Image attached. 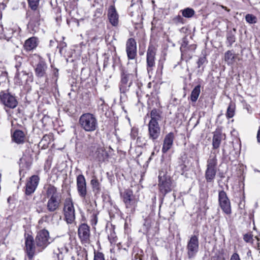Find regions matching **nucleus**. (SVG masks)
Here are the masks:
<instances>
[{
	"label": "nucleus",
	"mask_w": 260,
	"mask_h": 260,
	"mask_svg": "<svg viewBox=\"0 0 260 260\" xmlns=\"http://www.w3.org/2000/svg\"><path fill=\"white\" fill-rule=\"evenodd\" d=\"M137 63L136 61L134 63L128 62L125 68H122L121 70V81L119 84V89L122 93H125L129 90L132 84L133 81L137 78Z\"/></svg>",
	"instance_id": "f257e3e1"
},
{
	"label": "nucleus",
	"mask_w": 260,
	"mask_h": 260,
	"mask_svg": "<svg viewBox=\"0 0 260 260\" xmlns=\"http://www.w3.org/2000/svg\"><path fill=\"white\" fill-rule=\"evenodd\" d=\"M46 190V197L48 199L47 203V209L50 212L57 211L61 204V198L57 192V188L51 184L47 185Z\"/></svg>",
	"instance_id": "f03ea898"
},
{
	"label": "nucleus",
	"mask_w": 260,
	"mask_h": 260,
	"mask_svg": "<svg viewBox=\"0 0 260 260\" xmlns=\"http://www.w3.org/2000/svg\"><path fill=\"white\" fill-rule=\"evenodd\" d=\"M79 124L81 128L86 132H93L98 128L97 118L90 113L81 115L79 119Z\"/></svg>",
	"instance_id": "7ed1b4c3"
},
{
	"label": "nucleus",
	"mask_w": 260,
	"mask_h": 260,
	"mask_svg": "<svg viewBox=\"0 0 260 260\" xmlns=\"http://www.w3.org/2000/svg\"><path fill=\"white\" fill-rule=\"evenodd\" d=\"M217 159L216 154L212 153L207 161L205 177L207 182H213L217 172Z\"/></svg>",
	"instance_id": "20e7f679"
},
{
	"label": "nucleus",
	"mask_w": 260,
	"mask_h": 260,
	"mask_svg": "<svg viewBox=\"0 0 260 260\" xmlns=\"http://www.w3.org/2000/svg\"><path fill=\"white\" fill-rule=\"evenodd\" d=\"M158 179V186L162 193L165 195L172 190L173 187V183L170 176L166 172H159Z\"/></svg>",
	"instance_id": "39448f33"
},
{
	"label": "nucleus",
	"mask_w": 260,
	"mask_h": 260,
	"mask_svg": "<svg viewBox=\"0 0 260 260\" xmlns=\"http://www.w3.org/2000/svg\"><path fill=\"white\" fill-rule=\"evenodd\" d=\"M123 202L128 212H133L136 206L137 201L131 190H125L122 194Z\"/></svg>",
	"instance_id": "423d86ee"
},
{
	"label": "nucleus",
	"mask_w": 260,
	"mask_h": 260,
	"mask_svg": "<svg viewBox=\"0 0 260 260\" xmlns=\"http://www.w3.org/2000/svg\"><path fill=\"white\" fill-rule=\"evenodd\" d=\"M89 155L99 161H104L108 157L104 147L99 144H94L91 147Z\"/></svg>",
	"instance_id": "0eeeda50"
},
{
	"label": "nucleus",
	"mask_w": 260,
	"mask_h": 260,
	"mask_svg": "<svg viewBox=\"0 0 260 260\" xmlns=\"http://www.w3.org/2000/svg\"><path fill=\"white\" fill-rule=\"evenodd\" d=\"M218 203L222 211L227 215L232 213L231 202L226 192L223 190L218 192Z\"/></svg>",
	"instance_id": "6e6552de"
},
{
	"label": "nucleus",
	"mask_w": 260,
	"mask_h": 260,
	"mask_svg": "<svg viewBox=\"0 0 260 260\" xmlns=\"http://www.w3.org/2000/svg\"><path fill=\"white\" fill-rule=\"evenodd\" d=\"M64 217L68 223H72L75 219V209L71 199L66 200L63 208Z\"/></svg>",
	"instance_id": "1a4fd4ad"
},
{
	"label": "nucleus",
	"mask_w": 260,
	"mask_h": 260,
	"mask_svg": "<svg viewBox=\"0 0 260 260\" xmlns=\"http://www.w3.org/2000/svg\"><path fill=\"white\" fill-rule=\"evenodd\" d=\"M199 242L198 237L192 235L188 241L186 249L189 258L194 257L199 250Z\"/></svg>",
	"instance_id": "9d476101"
},
{
	"label": "nucleus",
	"mask_w": 260,
	"mask_h": 260,
	"mask_svg": "<svg viewBox=\"0 0 260 260\" xmlns=\"http://www.w3.org/2000/svg\"><path fill=\"white\" fill-rule=\"evenodd\" d=\"M50 239L49 233L47 230H41L36 237V244L38 247L43 249L50 243Z\"/></svg>",
	"instance_id": "9b49d317"
},
{
	"label": "nucleus",
	"mask_w": 260,
	"mask_h": 260,
	"mask_svg": "<svg viewBox=\"0 0 260 260\" xmlns=\"http://www.w3.org/2000/svg\"><path fill=\"white\" fill-rule=\"evenodd\" d=\"M0 99L2 103L7 108L14 109L18 105V102L16 98L10 93L1 92Z\"/></svg>",
	"instance_id": "f8f14e48"
},
{
	"label": "nucleus",
	"mask_w": 260,
	"mask_h": 260,
	"mask_svg": "<svg viewBox=\"0 0 260 260\" xmlns=\"http://www.w3.org/2000/svg\"><path fill=\"white\" fill-rule=\"evenodd\" d=\"M155 48L152 45H150L147 51V70L148 73L151 72L155 66Z\"/></svg>",
	"instance_id": "ddd939ff"
},
{
	"label": "nucleus",
	"mask_w": 260,
	"mask_h": 260,
	"mask_svg": "<svg viewBox=\"0 0 260 260\" xmlns=\"http://www.w3.org/2000/svg\"><path fill=\"white\" fill-rule=\"evenodd\" d=\"M78 235L82 243H88L90 236L89 226L85 223L80 224L78 227Z\"/></svg>",
	"instance_id": "4468645a"
},
{
	"label": "nucleus",
	"mask_w": 260,
	"mask_h": 260,
	"mask_svg": "<svg viewBox=\"0 0 260 260\" xmlns=\"http://www.w3.org/2000/svg\"><path fill=\"white\" fill-rule=\"evenodd\" d=\"M77 189L79 196L85 199L87 193V186L85 178L82 174L77 177Z\"/></svg>",
	"instance_id": "2eb2a0df"
},
{
	"label": "nucleus",
	"mask_w": 260,
	"mask_h": 260,
	"mask_svg": "<svg viewBox=\"0 0 260 260\" xmlns=\"http://www.w3.org/2000/svg\"><path fill=\"white\" fill-rule=\"evenodd\" d=\"M126 52L128 59H134L137 56L136 42L133 38L127 40L126 43Z\"/></svg>",
	"instance_id": "dca6fc26"
},
{
	"label": "nucleus",
	"mask_w": 260,
	"mask_h": 260,
	"mask_svg": "<svg viewBox=\"0 0 260 260\" xmlns=\"http://www.w3.org/2000/svg\"><path fill=\"white\" fill-rule=\"evenodd\" d=\"M40 178L37 175H33L30 177L29 181L26 184L25 194L30 195L34 193L36 189Z\"/></svg>",
	"instance_id": "f3484780"
},
{
	"label": "nucleus",
	"mask_w": 260,
	"mask_h": 260,
	"mask_svg": "<svg viewBox=\"0 0 260 260\" xmlns=\"http://www.w3.org/2000/svg\"><path fill=\"white\" fill-rule=\"evenodd\" d=\"M48 67L46 63L43 60H40L36 65L35 69V75L38 78H45L46 82L48 80L46 71Z\"/></svg>",
	"instance_id": "a211bd4d"
},
{
	"label": "nucleus",
	"mask_w": 260,
	"mask_h": 260,
	"mask_svg": "<svg viewBox=\"0 0 260 260\" xmlns=\"http://www.w3.org/2000/svg\"><path fill=\"white\" fill-rule=\"evenodd\" d=\"M25 251L29 259H31L35 252L36 247L34 244V238L28 235L25 237Z\"/></svg>",
	"instance_id": "6ab92c4d"
},
{
	"label": "nucleus",
	"mask_w": 260,
	"mask_h": 260,
	"mask_svg": "<svg viewBox=\"0 0 260 260\" xmlns=\"http://www.w3.org/2000/svg\"><path fill=\"white\" fill-rule=\"evenodd\" d=\"M160 135V127L158 124L148 123L149 138L155 142Z\"/></svg>",
	"instance_id": "aec40b11"
},
{
	"label": "nucleus",
	"mask_w": 260,
	"mask_h": 260,
	"mask_svg": "<svg viewBox=\"0 0 260 260\" xmlns=\"http://www.w3.org/2000/svg\"><path fill=\"white\" fill-rule=\"evenodd\" d=\"M174 139V136L173 133H170L165 136L164 140L163 146L162 147V152L166 153L173 146Z\"/></svg>",
	"instance_id": "412c9836"
},
{
	"label": "nucleus",
	"mask_w": 260,
	"mask_h": 260,
	"mask_svg": "<svg viewBox=\"0 0 260 260\" xmlns=\"http://www.w3.org/2000/svg\"><path fill=\"white\" fill-rule=\"evenodd\" d=\"M108 17L109 22L113 26H116L118 25L119 16L114 6L110 7L108 10Z\"/></svg>",
	"instance_id": "4be33fe9"
},
{
	"label": "nucleus",
	"mask_w": 260,
	"mask_h": 260,
	"mask_svg": "<svg viewBox=\"0 0 260 260\" xmlns=\"http://www.w3.org/2000/svg\"><path fill=\"white\" fill-rule=\"evenodd\" d=\"M69 249L64 244L59 245L56 250L54 251V256L56 257L58 260H63L65 254L68 252Z\"/></svg>",
	"instance_id": "5701e85b"
},
{
	"label": "nucleus",
	"mask_w": 260,
	"mask_h": 260,
	"mask_svg": "<svg viewBox=\"0 0 260 260\" xmlns=\"http://www.w3.org/2000/svg\"><path fill=\"white\" fill-rule=\"evenodd\" d=\"M38 42V39L36 37H31L25 41L24 48L26 51H31L37 47Z\"/></svg>",
	"instance_id": "b1692460"
},
{
	"label": "nucleus",
	"mask_w": 260,
	"mask_h": 260,
	"mask_svg": "<svg viewBox=\"0 0 260 260\" xmlns=\"http://www.w3.org/2000/svg\"><path fill=\"white\" fill-rule=\"evenodd\" d=\"M25 134L21 130H16L12 135V140L17 144H22L24 142Z\"/></svg>",
	"instance_id": "393cba45"
},
{
	"label": "nucleus",
	"mask_w": 260,
	"mask_h": 260,
	"mask_svg": "<svg viewBox=\"0 0 260 260\" xmlns=\"http://www.w3.org/2000/svg\"><path fill=\"white\" fill-rule=\"evenodd\" d=\"M150 116L151 119L149 123L158 124V121L161 120L160 114L156 109H153L151 110Z\"/></svg>",
	"instance_id": "a878e982"
},
{
	"label": "nucleus",
	"mask_w": 260,
	"mask_h": 260,
	"mask_svg": "<svg viewBox=\"0 0 260 260\" xmlns=\"http://www.w3.org/2000/svg\"><path fill=\"white\" fill-rule=\"evenodd\" d=\"M221 135L219 132H215L212 139V145L214 149H218L221 142Z\"/></svg>",
	"instance_id": "bb28decb"
},
{
	"label": "nucleus",
	"mask_w": 260,
	"mask_h": 260,
	"mask_svg": "<svg viewBox=\"0 0 260 260\" xmlns=\"http://www.w3.org/2000/svg\"><path fill=\"white\" fill-rule=\"evenodd\" d=\"M236 30L233 28L232 30L228 31L226 34V43L228 46H231L236 41Z\"/></svg>",
	"instance_id": "cd10ccee"
},
{
	"label": "nucleus",
	"mask_w": 260,
	"mask_h": 260,
	"mask_svg": "<svg viewBox=\"0 0 260 260\" xmlns=\"http://www.w3.org/2000/svg\"><path fill=\"white\" fill-rule=\"evenodd\" d=\"M201 92V85H198L192 90L190 94V100L193 102H196Z\"/></svg>",
	"instance_id": "c85d7f7f"
},
{
	"label": "nucleus",
	"mask_w": 260,
	"mask_h": 260,
	"mask_svg": "<svg viewBox=\"0 0 260 260\" xmlns=\"http://www.w3.org/2000/svg\"><path fill=\"white\" fill-rule=\"evenodd\" d=\"M235 58V55L231 51H228L224 54V60L226 63L229 64H232Z\"/></svg>",
	"instance_id": "c756f323"
},
{
	"label": "nucleus",
	"mask_w": 260,
	"mask_h": 260,
	"mask_svg": "<svg viewBox=\"0 0 260 260\" xmlns=\"http://www.w3.org/2000/svg\"><path fill=\"white\" fill-rule=\"evenodd\" d=\"M28 74L26 72H24L23 71L20 72L18 69L15 78L19 80V82L20 83H22L23 80L27 81L26 76Z\"/></svg>",
	"instance_id": "7c9ffc66"
},
{
	"label": "nucleus",
	"mask_w": 260,
	"mask_h": 260,
	"mask_svg": "<svg viewBox=\"0 0 260 260\" xmlns=\"http://www.w3.org/2000/svg\"><path fill=\"white\" fill-rule=\"evenodd\" d=\"M93 191L96 193H99L101 190L100 183L96 178H93L90 181Z\"/></svg>",
	"instance_id": "2f4dec72"
},
{
	"label": "nucleus",
	"mask_w": 260,
	"mask_h": 260,
	"mask_svg": "<svg viewBox=\"0 0 260 260\" xmlns=\"http://www.w3.org/2000/svg\"><path fill=\"white\" fill-rule=\"evenodd\" d=\"M206 62H207L206 57L203 56L199 58L197 61L198 68H199L198 71V75H201L202 74L203 72L204 71V67H203L202 69H201V68Z\"/></svg>",
	"instance_id": "473e14b6"
},
{
	"label": "nucleus",
	"mask_w": 260,
	"mask_h": 260,
	"mask_svg": "<svg viewBox=\"0 0 260 260\" xmlns=\"http://www.w3.org/2000/svg\"><path fill=\"white\" fill-rule=\"evenodd\" d=\"M182 15L185 18H191L195 14V12L193 9L189 8H185L181 10Z\"/></svg>",
	"instance_id": "72a5a7b5"
},
{
	"label": "nucleus",
	"mask_w": 260,
	"mask_h": 260,
	"mask_svg": "<svg viewBox=\"0 0 260 260\" xmlns=\"http://www.w3.org/2000/svg\"><path fill=\"white\" fill-rule=\"evenodd\" d=\"M0 27H2L3 30V36H2V38H3L7 40H9L10 38H12L13 34V30L7 28H5V29L2 27L1 25H0Z\"/></svg>",
	"instance_id": "f704fd0d"
},
{
	"label": "nucleus",
	"mask_w": 260,
	"mask_h": 260,
	"mask_svg": "<svg viewBox=\"0 0 260 260\" xmlns=\"http://www.w3.org/2000/svg\"><path fill=\"white\" fill-rule=\"evenodd\" d=\"M235 106L234 104L231 103L228 108L226 116L228 118H231L235 115Z\"/></svg>",
	"instance_id": "c9c22d12"
},
{
	"label": "nucleus",
	"mask_w": 260,
	"mask_h": 260,
	"mask_svg": "<svg viewBox=\"0 0 260 260\" xmlns=\"http://www.w3.org/2000/svg\"><path fill=\"white\" fill-rule=\"evenodd\" d=\"M52 137L51 135H45L42 139L40 143L43 144V147H47L51 143Z\"/></svg>",
	"instance_id": "e433bc0d"
},
{
	"label": "nucleus",
	"mask_w": 260,
	"mask_h": 260,
	"mask_svg": "<svg viewBox=\"0 0 260 260\" xmlns=\"http://www.w3.org/2000/svg\"><path fill=\"white\" fill-rule=\"evenodd\" d=\"M27 1L29 6L32 10H37L39 4L40 0H27Z\"/></svg>",
	"instance_id": "4c0bfd02"
},
{
	"label": "nucleus",
	"mask_w": 260,
	"mask_h": 260,
	"mask_svg": "<svg viewBox=\"0 0 260 260\" xmlns=\"http://www.w3.org/2000/svg\"><path fill=\"white\" fill-rule=\"evenodd\" d=\"M246 20L247 22L252 24L256 22V18L253 15L247 14L245 17Z\"/></svg>",
	"instance_id": "58836bf2"
},
{
	"label": "nucleus",
	"mask_w": 260,
	"mask_h": 260,
	"mask_svg": "<svg viewBox=\"0 0 260 260\" xmlns=\"http://www.w3.org/2000/svg\"><path fill=\"white\" fill-rule=\"evenodd\" d=\"M253 235L250 233H247L244 235L243 239L246 242H251L252 241Z\"/></svg>",
	"instance_id": "ea45409f"
},
{
	"label": "nucleus",
	"mask_w": 260,
	"mask_h": 260,
	"mask_svg": "<svg viewBox=\"0 0 260 260\" xmlns=\"http://www.w3.org/2000/svg\"><path fill=\"white\" fill-rule=\"evenodd\" d=\"M94 260H105L104 254L101 252L95 253Z\"/></svg>",
	"instance_id": "a19ab883"
},
{
	"label": "nucleus",
	"mask_w": 260,
	"mask_h": 260,
	"mask_svg": "<svg viewBox=\"0 0 260 260\" xmlns=\"http://www.w3.org/2000/svg\"><path fill=\"white\" fill-rule=\"evenodd\" d=\"M138 135V131L136 129L132 128L131 133V137L132 139L135 140L137 136Z\"/></svg>",
	"instance_id": "79ce46f5"
},
{
	"label": "nucleus",
	"mask_w": 260,
	"mask_h": 260,
	"mask_svg": "<svg viewBox=\"0 0 260 260\" xmlns=\"http://www.w3.org/2000/svg\"><path fill=\"white\" fill-rule=\"evenodd\" d=\"M98 222V217L97 215L93 214L91 216V223L92 225H95Z\"/></svg>",
	"instance_id": "37998d69"
},
{
	"label": "nucleus",
	"mask_w": 260,
	"mask_h": 260,
	"mask_svg": "<svg viewBox=\"0 0 260 260\" xmlns=\"http://www.w3.org/2000/svg\"><path fill=\"white\" fill-rule=\"evenodd\" d=\"M187 43L185 41H183V43L181 44L180 47V50L182 53H185L187 50Z\"/></svg>",
	"instance_id": "c03bdc74"
},
{
	"label": "nucleus",
	"mask_w": 260,
	"mask_h": 260,
	"mask_svg": "<svg viewBox=\"0 0 260 260\" xmlns=\"http://www.w3.org/2000/svg\"><path fill=\"white\" fill-rule=\"evenodd\" d=\"M230 260H241V259L238 253H234L231 256Z\"/></svg>",
	"instance_id": "a18cd8bd"
},
{
	"label": "nucleus",
	"mask_w": 260,
	"mask_h": 260,
	"mask_svg": "<svg viewBox=\"0 0 260 260\" xmlns=\"http://www.w3.org/2000/svg\"><path fill=\"white\" fill-rule=\"evenodd\" d=\"M115 233H112L110 235L108 236V239L110 243H113L115 241L114 238H115Z\"/></svg>",
	"instance_id": "49530a36"
},
{
	"label": "nucleus",
	"mask_w": 260,
	"mask_h": 260,
	"mask_svg": "<svg viewBox=\"0 0 260 260\" xmlns=\"http://www.w3.org/2000/svg\"><path fill=\"white\" fill-rule=\"evenodd\" d=\"M244 108L249 113H251L252 112L251 107L250 105L246 104Z\"/></svg>",
	"instance_id": "de8ad7c7"
},
{
	"label": "nucleus",
	"mask_w": 260,
	"mask_h": 260,
	"mask_svg": "<svg viewBox=\"0 0 260 260\" xmlns=\"http://www.w3.org/2000/svg\"><path fill=\"white\" fill-rule=\"evenodd\" d=\"M67 46V44L65 42H61L59 44V48H60V51H61V50L63 48L66 47Z\"/></svg>",
	"instance_id": "09e8293b"
},
{
	"label": "nucleus",
	"mask_w": 260,
	"mask_h": 260,
	"mask_svg": "<svg viewBox=\"0 0 260 260\" xmlns=\"http://www.w3.org/2000/svg\"><path fill=\"white\" fill-rule=\"evenodd\" d=\"M256 137L258 143H260V126L259 127Z\"/></svg>",
	"instance_id": "8fccbe9b"
},
{
	"label": "nucleus",
	"mask_w": 260,
	"mask_h": 260,
	"mask_svg": "<svg viewBox=\"0 0 260 260\" xmlns=\"http://www.w3.org/2000/svg\"><path fill=\"white\" fill-rule=\"evenodd\" d=\"M188 48L193 51L195 50V49L196 48V45L193 44V45H190L188 47H187V49H188Z\"/></svg>",
	"instance_id": "3c124183"
},
{
	"label": "nucleus",
	"mask_w": 260,
	"mask_h": 260,
	"mask_svg": "<svg viewBox=\"0 0 260 260\" xmlns=\"http://www.w3.org/2000/svg\"><path fill=\"white\" fill-rule=\"evenodd\" d=\"M53 74H54V76L55 77H57L58 76V69H54L53 70Z\"/></svg>",
	"instance_id": "603ef678"
},
{
	"label": "nucleus",
	"mask_w": 260,
	"mask_h": 260,
	"mask_svg": "<svg viewBox=\"0 0 260 260\" xmlns=\"http://www.w3.org/2000/svg\"><path fill=\"white\" fill-rule=\"evenodd\" d=\"M6 7V5L3 2L0 3V11L4 10Z\"/></svg>",
	"instance_id": "864d4df0"
},
{
	"label": "nucleus",
	"mask_w": 260,
	"mask_h": 260,
	"mask_svg": "<svg viewBox=\"0 0 260 260\" xmlns=\"http://www.w3.org/2000/svg\"><path fill=\"white\" fill-rule=\"evenodd\" d=\"M175 19L176 20L177 22H180L181 20H182V18L180 16H178L175 18Z\"/></svg>",
	"instance_id": "5fc2aeb1"
},
{
	"label": "nucleus",
	"mask_w": 260,
	"mask_h": 260,
	"mask_svg": "<svg viewBox=\"0 0 260 260\" xmlns=\"http://www.w3.org/2000/svg\"><path fill=\"white\" fill-rule=\"evenodd\" d=\"M247 255L248 256H251V252L250 250H249L247 253Z\"/></svg>",
	"instance_id": "6e6d98bb"
},
{
	"label": "nucleus",
	"mask_w": 260,
	"mask_h": 260,
	"mask_svg": "<svg viewBox=\"0 0 260 260\" xmlns=\"http://www.w3.org/2000/svg\"><path fill=\"white\" fill-rule=\"evenodd\" d=\"M154 155V152H152L151 153V156H150V158H149V159H151L152 158V156L153 155Z\"/></svg>",
	"instance_id": "4d7b16f0"
},
{
	"label": "nucleus",
	"mask_w": 260,
	"mask_h": 260,
	"mask_svg": "<svg viewBox=\"0 0 260 260\" xmlns=\"http://www.w3.org/2000/svg\"><path fill=\"white\" fill-rule=\"evenodd\" d=\"M258 250L260 251V243H258L257 244Z\"/></svg>",
	"instance_id": "13d9d810"
},
{
	"label": "nucleus",
	"mask_w": 260,
	"mask_h": 260,
	"mask_svg": "<svg viewBox=\"0 0 260 260\" xmlns=\"http://www.w3.org/2000/svg\"><path fill=\"white\" fill-rule=\"evenodd\" d=\"M221 7H222V8L225 9V10H226V11H230L229 9H227L226 7H224L223 6H222Z\"/></svg>",
	"instance_id": "bf43d9fd"
},
{
	"label": "nucleus",
	"mask_w": 260,
	"mask_h": 260,
	"mask_svg": "<svg viewBox=\"0 0 260 260\" xmlns=\"http://www.w3.org/2000/svg\"><path fill=\"white\" fill-rule=\"evenodd\" d=\"M243 1L244 2H249V0H243Z\"/></svg>",
	"instance_id": "052dcab7"
},
{
	"label": "nucleus",
	"mask_w": 260,
	"mask_h": 260,
	"mask_svg": "<svg viewBox=\"0 0 260 260\" xmlns=\"http://www.w3.org/2000/svg\"><path fill=\"white\" fill-rule=\"evenodd\" d=\"M19 160H20V161L22 162L23 158H21Z\"/></svg>",
	"instance_id": "680f3d73"
},
{
	"label": "nucleus",
	"mask_w": 260,
	"mask_h": 260,
	"mask_svg": "<svg viewBox=\"0 0 260 260\" xmlns=\"http://www.w3.org/2000/svg\"><path fill=\"white\" fill-rule=\"evenodd\" d=\"M29 25L30 26H31L32 25V22H30Z\"/></svg>",
	"instance_id": "e2e57ef3"
},
{
	"label": "nucleus",
	"mask_w": 260,
	"mask_h": 260,
	"mask_svg": "<svg viewBox=\"0 0 260 260\" xmlns=\"http://www.w3.org/2000/svg\"><path fill=\"white\" fill-rule=\"evenodd\" d=\"M100 100H101V101H102V102H103V103H102V104H104V101L102 99H101Z\"/></svg>",
	"instance_id": "0e129e2a"
},
{
	"label": "nucleus",
	"mask_w": 260,
	"mask_h": 260,
	"mask_svg": "<svg viewBox=\"0 0 260 260\" xmlns=\"http://www.w3.org/2000/svg\"><path fill=\"white\" fill-rule=\"evenodd\" d=\"M5 110H6V112L8 113L9 110L6 109H5Z\"/></svg>",
	"instance_id": "69168bd1"
},
{
	"label": "nucleus",
	"mask_w": 260,
	"mask_h": 260,
	"mask_svg": "<svg viewBox=\"0 0 260 260\" xmlns=\"http://www.w3.org/2000/svg\"><path fill=\"white\" fill-rule=\"evenodd\" d=\"M110 251H111V252H113V249H110Z\"/></svg>",
	"instance_id": "338daca9"
},
{
	"label": "nucleus",
	"mask_w": 260,
	"mask_h": 260,
	"mask_svg": "<svg viewBox=\"0 0 260 260\" xmlns=\"http://www.w3.org/2000/svg\"><path fill=\"white\" fill-rule=\"evenodd\" d=\"M140 139V138L138 137V138H137V141H138V140H139Z\"/></svg>",
	"instance_id": "774afa93"
}]
</instances>
